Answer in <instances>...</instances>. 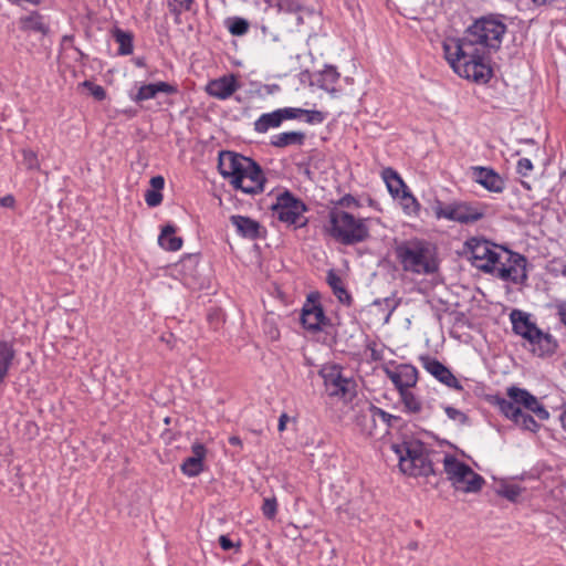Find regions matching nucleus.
Segmentation results:
<instances>
[{"mask_svg": "<svg viewBox=\"0 0 566 566\" xmlns=\"http://www.w3.org/2000/svg\"><path fill=\"white\" fill-rule=\"evenodd\" d=\"M506 24L501 15L481 17L470 25L462 38L448 36L442 41L444 59L461 77L488 83L492 69L486 63L489 50H499Z\"/></svg>", "mask_w": 566, "mask_h": 566, "instance_id": "obj_1", "label": "nucleus"}, {"mask_svg": "<svg viewBox=\"0 0 566 566\" xmlns=\"http://www.w3.org/2000/svg\"><path fill=\"white\" fill-rule=\"evenodd\" d=\"M465 247L472 264L479 270L513 283L526 280V259L523 255L482 238L469 239Z\"/></svg>", "mask_w": 566, "mask_h": 566, "instance_id": "obj_2", "label": "nucleus"}, {"mask_svg": "<svg viewBox=\"0 0 566 566\" xmlns=\"http://www.w3.org/2000/svg\"><path fill=\"white\" fill-rule=\"evenodd\" d=\"M218 168L222 177L244 193L256 195L264 190L265 176L253 159L224 150L219 154Z\"/></svg>", "mask_w": 566, "mask_h": 566, "instance_id": "obj_3", "label": "nucleus"}, {"mask_svg": "<svg viewBox=\"0 0 566 566\" xmlns=\"http://www.w3.org/2000/svg\"><path fill=\"white\" fill-rule=\"evenodd\" d=\"M394 252L405 272L430 275L439 269L436 249L426 240L413 238L401 241L396 244Z\"/></svg>", "mask_w": 566, "mask_h": 566, "instance_id": "obj_4", "label": "nucleus"}, {"mask_svg": "<svg viewBox=\"0 0 566 566\" xmlns=\"http://www.w3.org/2000/svg\"><path fill=\"white\" fill-rule=\"evenodd\" d=\"M368 219H359L352 213L333 207L328 212L327 233L344 245H354L369 238Z\"/></svg>", "mask_w": 566, "mask_h": 566, "instance_id": "obj_5", "label": "nucleus"}, {"mask_svg": "<svg viewBox=\"0 0 566 566\" xmlns=\"http://www.w3.org/2000/svg\"><path fill=\"white\" fill-rule=\"evenodd\" d=\"M506 395L509 399L494 396L492 403L499 408L500 412L505 418L513 422L516 417L521 416L522 409L520 406H523L528 411L535 413L539 420H547L549 418L547 409L528 390L511 386L506 389Z\"/></svg>", "mask_w": 566, "mask_h": 566, "instance_id": "obj_6", "label": "nucleus"}, {"mask_svg": "<svg viewBox=\"0 0 566 566\" xmlns=\"http://www.w3.org/2000/svg\"><path fill=\"white\" fill-rule=\"evenodd\" d=\"M392 449L399 459V468L405 474L428 476L434 474L427 448L419 440L403 441L394 444Z\"/></svg>", "mask_w": 566, "mask_h": 566, "instance_id": "obj_7", "label": "nucleus"}, {"mask_svg": "<svg viewBox=\"0 0 566 566\" xmlns=\"http://www.w3.org/2000/svg\"><path fill=\"white\" fill-rule=\"evenodd\" d=\"M510 318L514 333L528 340L535 354L544 356L554 353L556 343L552 335L541 331L535 323L530 321L526 313L520 310H513L510 314Z\"/></svg>", "mask_w": 566, "mask_h": 566, "instance_id": "obj_8", "label": "nucleus"}, {"mask_svg": "<svg viewBox=\"0 0 566 566\" xmlns=\"http://www.w3.org/2000/svg\"><path fill=\"white\" fill-rule=\"evenodd\" d=\"M486 206L476 201H452L444 205L437 200L432 206L437 219H447L461 224H471L480 221L486 214Z\"/></svg>", "mask_w": 566, "mask_h": 566, "instance_id": "obj_9", "label": "nucleus"}, {"mask_svg": "<svg viewBox=\"0 0 566 566\" xmlns=\"http://www.w3.org/2000/svg\"><path fill=\"white\" fill-rule=\"evenodd\" d=\"M443 469L451 485L463 493H478L485 483L482 475L472 470L470 465L460 461L452 454L443 458Z\"/></svg>", "mask_w": 566, "mask_h": 566, "instance_id": "obj_10", "label": "nucleus"}, {"mask_svg": "<svg viewBox=\"0 0 566 566\" xmlns=\"http://www.w3.org/2000/svg\"><path fill=\"white\" fill-rule=\"evenodd\" d=\"M325 390L331 397H337L349 401L356 395V382L352 378L344 377L337 366L325 367L321 370Z\"/></svg>", "mask_w": 566, "mask_h": 566, "instance_id": "obj_11", "label": "nucleus"}, {"mask_svg": "<svg viewBox=\"0 0 566 566\" xmlns=\"http://www.w3.org/2000/svg\"><path fill=\"white\" fill-rule=\"evenodd\" d=\"M272 210L280 221L287 224H297L306 207L301 200L294 198L289 191H285L276 198Z\"/></svg>", "mask_w": 566, "mask_h": 566, "instance_id": "obj_12", "label": "nucleus"}, {"mask_svg": "<svg viewBox=\"0 0 566 566\" xmlns=\"http://www.w3.org/2000/svg\"><path fill=\"white\" fill-rule=\"evenodd\" d=\"M421 361L423 368L440 382L458 391L463 390V386L461 385V382L457 379L452 371L441 361L429 356L421 357Z\"/></svg>", "mask_w": 566, "mask_h": 566, "instance_id": "obj_13", "label": "nucleus"}, {"mask_svg": "<svg viewBox=\"0 0 566 566\" xmlns=\"http://www.w3.org/2000/svg\"><path fill=\"white\" fill-rule=\"evenodd\" d=\"M301 323L307 331L318 332L328 324V318L325 316L322 305L308 297L302 308Z\"/></svg>", "mask_w": 566, "mask_h": 566, "instance_id": "obj_14", "label": "nucleus"}, {"mask_svg": "<svg viewBox=\"0 0 566 566\" xmlns=\"http://www.w3.org/2000/svg\"><path fill=\"white\" fill-rule=\"evenodd\" d=\"M385 373L392 381L398 392L415 387L418 381V370L409 364H400L394 370L387 368Z\"/></svg>", "mask_w": 566, "mask_h": 566, "instance_id": "obj_15", "label": "nucleus"}, {"mask_svg": "<svg viewBox=\"0 0 566 566\" xmlns=\"http://www.w3.org/2000/svg\"><path fill=\"white\" fill-rule=\"evenodd\" d=\"M474 180L483 186L491 192L500 193L504 190V180L502 177L492 168L488 167H473Z\"/></svg>", "mask_w": 566, "mask_h": 566, "instance_id": "obj_16", "label": "nucleus"}, {"mask_svg": "<svg viewBox=\"0 0 566 566\" xmlns=\"http://www.w3.org/2000/svg\"><path fill=\"white\" fill-rule=\"evenodd\" d=\"M238 90V84L234 75L222 76L212 80L207 85V93L216 98L226 99L230 97Z\"/></svg>", "mask_w": 566, "mask_h": 566, "instance_id": "obj_17", "label": "nucleus"}, {"mask_svg": "<svg viewBox=\"0 0 566 566\" xmlns=\"http://www.w3.org/2000/svg\"><path fill=\"white\" fill-rule=\"evenodd\" d=\"M192 455L185 459L181 464V471L187 476H197L203 471V460L206 458V447L202 443H195L191 447Z\"/></svg>", "mask_w": 566, "mask_h": 566, "instance_id": "obj_18", "label": "nucleus"}, {"mask_svg": "<svg viewBox=\"0 0 566 566\" xmlns=\"http://www.w3.org/2000/svg\"><path fill=\"white\" fill-rule=\"evenodd\" d=\"M177 92V86L167 82L150 83L142 85L133 99L138 103L154 98L158 93L175 94Z\"/></svg>", "mask_w": 566, "mask_h": 566, "instance_id": "obj_19", "label": "nucleus"}, {"mask_svg": "<svg viewBox=\"0 0 566 566\" xmlns=\"http://www.w3.org/2000/svg\"><path fill=\"white\" fill-rule=\"evenodd\" d=\"M20 30L23 32H35L41 33L43 36L50 32L49 24L44 17L38 11H32L28 15H23L19 19Z\"/></svg>", "mask_w": 566, "mask_h": 566, "instance_id": "obj_20", "label": "nucleus"}, {"mask_svg": "<svg viewBox=\"0 0 566 566\" xmlns=\"http://www.w3.org/2000/svg\"><path fill=\"white\" fill-rule=\"evenodd\" d=\"M231 223L235 227L237 232L247 239L254 240L260 235V223L249 217L234 214L230 217Z\"/></svg>", "mask_w": 566, "mask_h": 566, "instance_id": "obj_21", "label": "nucleus"}, {"mask_svg": "<svg viewBox=\"0 0 566 566\" xmlns=\"http://www.w3.org/2000/svg\"><path fill=\"white\" fill-rule=\"evenodd\" d=\"M17 357L13 342L0 340V384L7 378Z\"/></svg>", "mask_w": 566, "mask_h": 566, "instance_id": "obj_22", "label": "nucleus"}, {"mask_svg": "<svg viewBox=\"0 0 566 566\" xmlns=\"http://www.w3.org/2000/svg\"><path fill=\"white\" fill-rule=\"evenodd\" d=\"M306 139V135L303 132H284L273 135L270 140V145L275 148H285L289 146H302Z\"/></svg>", "mask_w": 566, "mask_h": 566, "instance_id": "obj_23", "label": "nucleus"}, {"mask_svg": "<svg viewBox=\"0 0 566 566\" xmlns=\"http://www.w3.org/2000/svg\"><path fill=\"white\" fill-rule=\"evenodd\" d=\"M326 280L328 285L333 290L334 295L338 298V301L349 306L353 302V297L346 290L342 277L334 270H329L327 272Z\"/></svg>", "mask_w": 566, "mask_h": 566, "instance_id": "obj_24", "label": "nucleus"}, {"mask_svg": "<svg viewBox=\"0 0 566 566\" xmlns=\"http://www.w3.org/2000/svg\"><path fill=\"white\" fill-rule=\"evenodd\" d=\"M175 233V226L166 224L158 237V244L167 251H178L182 247V239Z\"/></svg>", "mask_w": 566, "mask_h": 566, "instance_id": "obj_25", "label": "nucleus"}, {"mask_svg": "<svg viewBox=\"0 0 566 566\" xmlns=\"http://www.w3.org/2000/svg\"><path fill=\"white\" fill-rule=\"evenodd\" d=\"M379 417L386 426L392 427L395 421L400 420V417L394 416L381 408H378L371 403H369L365 409H361V418L369 420V422L375 423L376 418Z\"/></svg>", "mask_w": 566, "mask_h": 566, "instance_id": "obj_26", "label": "nucleus"}, {"mask_svg": "<svg viewBox=\"0 0 566 566\" xmlns=\"http://www.w3.org/2000/svg\"><path fill=\"white\" fill-rule=\"evenodd\" d=\"M382 178L387 185L389 192L394 196H402L405 191H408V187L405 185L401 177L392 168H386L382 171Z\"/></svg>", "mask_w": 566, "mask_h": 566, "instance_id": "obj_27", "label": "nucleus"}, {"mask_svg": "<svg viewBox=\"0 0 566 566\" xmlns=\"http://www.w3.org/2000/svg\"><path fill=\"white\" fill-rule=\"evenodd\" d=\"M151 189L146 190L145 201L149 207H157L163 201L161 190L165 186V179L163 176H154L149 181Z\"/></svg>", "mask_w": 566, "mask_h": 566, "instance_id": "obj_28", "label": "nucleus"}, {"mask_svg": "<svg viewBox=\"0 0 566 566\" xmlns=\"http://www.w3.org/2000/svg\"><path fill=\"white\" fill-rule=\"evenodd\" d=\"M282 125V119L277 109L271 113L262 114L254 122V130L260 134L266 133L271 128H277Z\"/></svg>", "mask_w": 566, "mask_h": 566, "instance_id": "obj_29", "label": "nucleus"}, {"mask_svg": "<svg viewBox=\"0 0 566 566\" xmlns=\"http://www.w3.org/2000/svg\"><path fill=\"white\" fill-rule=\"evenodd\" d=\"M400 401L403 406V411L409 415H419L423 410L421 399L416 396L410 389L401 390L399 392Z\"/></svg>", "mask_w": 566, "mask_h": 566, "instance_id": "obj_30", "label": "nucleus"}, {"mask_svg": "<svg viewBox=\"0 0 566 566\" xmlns=\"http://www.w3.org/2000/svg\"><path fill=\"white\" fill-rule=\"evenodd\" d=\"M339 78V73L334 66H326L321 73V87L326 92H335V84Z\"/></svg>", "mask_w": 566, "mask_h": 566, "instance_id": "obj_31", "label": "nucleus"}, {"mask_svg": "<svg viewBox=\"0 0 566 566\" xmlns=\"http://www.w3.org/2000/svg\"><path fill=\"white\" fill-rule=\"evenodd\" d=\"M114 39L118 43V53L122 55H128L133 53V35L129 32H125L120 29H115Z\"/></svg>", "mask_w": 566, "mask_h": 566, "instance_id": "obj_32", "label": "nucleus"}, {"mask_svg": "<svg viewBox=\"0 0 566 566\" xmlns=\"http://www.w3.org/2000/svg\"><path fill=\"white\" fill-rule=\"evenodd\" d=\"M169 12L175 17V21H179L181 13L189 11L195 0H166Z\"/></svg>", "mask_w": 566, "mask_h": 566, "instance_id": "obj_33", "label": "nucleus"}, {"mask_svg": "<svg viewBox=\"0 0 566 566\" xmlns=\"http://www.w3.org/2000/svg\"><path fill=\"white\" fill-rule=\"evenodd\" d=\"M227 28L232 35H244L249 31V22L243 18H230L227 20Z\"/></svg>", "mask_w": 566, "mask_h": 566, "instance_id": "obj_34", "label": "nucleus"}, {"mask_svg": "<svg viewBox=\"0 0 566 566\" xmlns=\"http://www.w3.org/2000/svg\"><path fill=\"white\" fill-rule=\"evenodd\" d=\"M514 423L518 427H521L523 430L531 431L533 433L537 432L539 429V424L536 422V420L533 418V416L523 412L521 410V416L516 417L514 420Z\"/></svg>", "mask_w": 566, "mask_h": 566, "instance_id": "obj_35", "label": "nucleus"}, {"mask_svg": "<svg viewBox=\"0 0 566 566\" xmlns=\"http://www.w3.org/2000/svg\"><path fill=\"white\" fill-rule=\"evenodd\" d=\"M22 161L21 164L25 167L27 170H39L40 161L35 151L29 148H24L21 150Z\"/></svg>", "mask_w": 566, "mask_h": 566, "instance_id": "obj_36", "label": "nucleus"}, {"mask_svg": "<svg viewBox=\"0 0 566 566\" xmlns=\"http://www.w3.org/2000/svg\"><path fill=\"white\" fill-rule=\"evenodd\" d=\"M521 488L517 485L505 484L497 490V493L499 495L507 499L509 501L514 502L521 495Z\"/></svg>", "mask_w": 566, "mask_h": 566, "instance_id": "obj_37", "label": "nucleus"}, {"mask_svg": "<svg viewBox=\"0 0 566 566\" xmlns=\"http://www.w3.org/2000/svg\"><path fill=\"white\" fill-rule=\"evenodd\" d=\"M277 512V501L274 496L272 497H265L263 500L262 504V513L263 515L273 520Z\"/></svg>", "mask_w": 566, "mask_h": 566, "instance_id": "obj_38", "label": "nucleus"}, {"mask_svg": "<svg viewBox=\"0 0 566 566\" xmlns=\"http://www.w3.org/2000/svg\"><path fill=\"white\" fill-rule=\"evenodd\" d=\"M401 198L403 200L405 210L408 213L417 214L420 209V205L417 199L409 191H405V195H402Z\"/></svg>", "mask_w": 566, "mask_h": 566, "instance_id": "obj_39", "label": "nucleus"}, {"mask_svg": "<svg viewBox=\"0 0 566 566\" xmlns=\"http://www.w3.org/2000/svg\"><path fill=\"white\" fill-rule=\"evenodd\" d=\"M82 85L90 91L95 99L103 101L106 97V92L103 86L96 85L91 81H84Z\"/></svg>", "mask_w": 566, "mask_h": 566, "instance_id": "obj_40", "label": "nucleus"}, {"mask_svg": "<svg viewBox=\"0 0 566 566\" xmlns=\"http://www.w3.org/2000/svg\"><path fill=\"white\" fill-rule=\"evenodd\" d=\"M282 119V123L286 119H295L303 116V108L297 107H284L277 109Z\"/></svg>", "mask_w": 566, "mask_h": 566, "instance_id": "obj_41", "label": "nucleus"}, {"mask_svg": "<svg viewBox=\"0 0 566 566\" xmlns=\"http://www.w3.org/2000/svg\"><path fill=\"white\" fill-rule=\"evenodd\" d=\"M444 411H446V413H447L449 419L458 421L461 424H465L469 421L468 416L464 412H462L461 410H459V409H455L453 407L447 406L444 408Z\"/></svg>", "mask_w": 566, "mask_h": 566, "instance_id": "obj_42", "label": "nucleus"}, {"mask_svg": "<svg viewBox=\"0 0 566 566\" xmlns=\"http://www.w3.org/2000/svg\"><path fill=\"white\" fill-rule=\"evenodd\" d=\"M303 115L306 116V123H308V124H321L325 119V115L321 111L303 109Z\"/></svg>", "mask_w": 566, "mask_h": 566, "instance_id": "obj_43", "label": "nucleus"}, {"mask_svg": "<svg viewBox=\"0 0 566 566\" xmlns=\"http://www.w3.org/2000/svg\"><path fill=\"white\" fill-rule=\"evenodd\" d=\"M356 423H357V426L360 427L363 433L369 434V436L373 434V431L375 429V423L369 422V420H367V419H363L361 418V410L356 416Z\"/></svg>", "mask_w": 566, "mask_h": 566, "instance_id": "obj_44", "label": "nucleus"}, {"mask_svg": "<svg viewBox=\"0 0 566 566\" xmlns=\"http://www.w3.org/2000/svg\"><path fill=\"white\" fill-rule=\"evenodd\" d=\"M334 207H338L339 209L359 207V202L354 196L345 195L335 203Z\"/></svg>", "mask_w": 566, "mask_h": 566, "instance_id": "obj_45", "label": "nucleus"}, {"mask_svg": "<svg viewBox=\"0 0 566 566\" xmlns=\"http://www.w3.org/2000/svg\"><path fill=\"white\" fill-rule=\"evenodd\" d=\"M516 170L521 176L526 177L533 170V164L528 158H521L517 161Z\"/></svg>", "mask_w": 566, "mask_h": 566, "instance_id": "obj_46", "label": "nucleus"}, {"mask_svg": "<svg viewBox=\"0 0 566 566\" xmlns=\"http://www.w3.org/2000/svg\"><path fill=\"white\" fill-rule=\"evenodd\" d=\"M556 311H557L559 321L566 327V302H560V303L556 304Z\"/></svg>", "mask_w": 566, "mask_h": 566, "instance_id": "obj_47", "label": "nucleus"}, {"mask_svg": "<svg viewBox=\"0 0 566 566\" xmlns=\"http://www.w3.org/2000/svg\"><path fill=\"white\" fill-rule=\"evenodd\" d=\"M219 544L224 551H229L234 546L232 541L227 535H221L219 537Z\"/></svg>", "mask_w": 566, "mask_h": 566, "instance_id": "obj_48", "label": "nucleus"}, {"mask_svg": "<svg viewBox=\"0 0 566 566\" xmlns=\"http://www.w3.org/2000/svg\"><path fill=\"white\" fill-rule=\"evenodd\" d=\"M0 205L6 208H11L14 205V198L11 195L4 196L0 199Z\"/></svg>", "mask_w": 566, "mask_h": 566, "instance_id": "obj_49", "label": "nucleus"}, {"mask_svg": "<svg viewBox=\"0 0 566 566\" xmlns=\"http://www.w3.org/2000/svg\"><path fill=\"white\" fill-rule=\"evenodd\" d=\"M289 416L286 413H282L279 418V424H277V430L280 432L284 431L286 429V423L289 421Z\"/></svg>", "mask_w": 566, "mask_h": 566, "instance_id": "obj_50", "label": "nucleus"}, {"mask_svg": "<svg viewBox=\"0 0 566 566\" xmlns=\"http://www.w3.org/2000/svg\"><path fill=\"white\" fill-rule=\"evenodd\" d=\"M229 443L231 446L242 447V441H241V439L238 436H231L229 438Z\"/></svg>", "mask_w": 566, "mask_h": 566, "instance_id": "obj_51", "label": "nucleus"}, {"mask_svg": "<svg viewBox=\"0 0 566 566\" xmlns=\"http://www.w3.org/2000/svg\"><path fill=\"white\" fill-rule=\"evenodd\" d=\"M536 6H546L555 2L556 0H531Z\"/></svg>", "mask_w": 566, "mask_h": 566, "instance_id": "obj_52", "label": "nucleus"}, {"mask_svg": "<svg viewBox=\"0 0 566 566\" xmlns=\"http://www.w3.org/2000/svg\"><path fill=\"white\" fill-rule=\"evenodd\" d=\"M371 356H373V359H375V360L379 359V356L375 349H371Z\"/></svg>", "mask_w": 566, "mask_h": 566, "instance_id": "obj_53", "label": "nucleus"}, {"mask_svg": "<svg viewBox=\"0 0 566 566\" xmlns=\"http://www.w3.org/2000/svg\"><path fill=\"white\" fill-rule=\"evenodd\" d=\"M9 1L12 3H15V4H20L22 2V0H9Z\"/></svg>", "mask_w": 566, "mask_h": 566, "instance_id": "obj_54", "label": "nucleus"}, {"mask_svg": "<svg viewBox=\"0 0 566 566\" xmlns=\"http://www.w3.org/2000/svg\"><path fill=\"white\" fill-rule=\"evenodd\" d=\"M385 302L387 303V305H390V303H392L390 298H385Z\"/></svg>", "mask_w": 566, "mask_h": 566, "instance_id": "obj_55", "label": "nucleus"}, {"mask_svg": "<svg viewBox=\"0 0 566 566\" xmlns=\"http://www.w3.org/2000/svg\"><path fill=\"white\" fill-rule=\"evenodd\" d=\"M137 65H138V66H143L144 64H143V62H142V61H137Z\"/></svg>", "mask_w": 566, "mask_h": 566, "instance_id": "obj_56", "label": "nucleus"}]
</instances>
